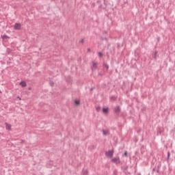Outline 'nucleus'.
Segmentation results:
<instances>
[{
  "label": "nucleus",
  "instance_id": "13",
  "mask_svg": "<svg viewBox=\"0 0 175 175\" xmlns=\"http://www.w3.org/2000/svg\"><path fill=\"white\" fill-rule=\"evenodd\" d=\"M98 57H100V58H102V57H103V53H102V52H98Z\"/></svg>",
  "mask_w": 175,
  "mask_h": 175
},
{
  "label": "nucleus",
  "instance_id": "28",
  "mask_svg": "<svg viewBox=\"0 0 175 175\" xmlns=\"http://www.w3.org/2000/svg\"><path fill=\"white\" fill-rule=\"evenodd\" d=\"M98 76L103 77V74L98 73Z\"/></svg>",
  "mask_w": 175,
  "mask_h": 175
},
{
  "label": "nucleus",
  "instance_id": "21",
  "mask_svg": "<svg viewBox=\"0 0 175 175\" xmlns=\"http://www.w3.org/2000/svg\"><path fill=\"white\" fill-rule=\"evenodd\" d=\"M9 37L6 35L3 36V39H8Z\"/></svg>",
  "mask_w": 175,
  "mask_h": 175
},
{
  "label": "nucleus",
  "instance_id": "2",
  "mask_svg": "<svg viewBox=\"0 0 175 175\" xmlns=\"http://www.w3.org/2000/svg\"><path fill=\"white\" fill-rule=\"evenodd\" d=\"M113 154H114V150H111L105 152L106 157H108L109 158H113Z\"/></svg>",
  "mask_w": 175,
  "mask_h": 175
},
{
  "label": "nucleus",
  "instance_id": "32",
  "mask_svg": "<svg viewBox=\"0 0 175 175\" xmlns=\"http://www.w3.org/2000/svg\"><path fill=\"white\" fill-rule=\"evenodd\" d=\"M29 90H31V88H29Z\"/></svg>",
  "mask_w": 175,
  "mask_h": 175
},
{
  "label": "nucleus",
  "instance_id": "6",
  "mask_svg": "<svg viewBox=\"0 0 175 175\" xmlns=\"http://www.w3.org/2000/svg\"><path fill=\"white\" fill-rule=\"evenodd\" d=\"M14 29L19 30L21 29V24L20 23H15L14 26Z\"/></svg>",
  "mask_w": 175,
  "mask_h": 175
},
{
  "label": "nucleus",
  "instance_id": "16",
  "mask_svg": "<svg viewBox=\"0 0 175 175\" xmlns=\"http://www.w3.org/2000/svg\"><path fill=\"white\" fill-rule=\"evenodd\" d=\"M157 54H158V51L154 52V55L153 56V58H154V59H157Z\"/></svg>",
  "mask_w": 175,
  "mask_h": 175
},
{
  "label": "nucleus",
  "instance_id": "23",
  "mask_svg": "<svg viewBox=\"0 0 175 175\" xmlns=\"http://www.w3.org/2000/svg\"><path fill=\"white\" fill-rule=\"evenodd\" d=\"M163 131L162 130H159V131H158V133H159V135H162V133H163Z\"/></svg>",
  "mask_w": 175,
  "mask_h": 175
},
{
  "label": "nucleus",
  "instance_id": "31",
  "mask_svg": "<svg viewBox=\"0 0 175 175\" xmlns=\"http://www.w3.org/2000/svg\"><path fill=\"white\" fill-rule=\"evenodd\" d=\"M21 143H24V140L23 139L21 140Z\"/></svg>",
  "mask_w": 175,
  "mask_h": 175
},
{
  "label": "nucleus",
  "instance_id": "4",
  "mask_svg": "<svg viewBox=\"0 0 175 175\" xmlns=\"http://www.w3.org/2000/svg\"><path fill=\"white\" fill-rule=\"evenodd\" d=\"M114 112L117 116H120V113H121V107L120 106L115 107Z\"/></svg>",
  "mask_w": 175,
  "mask_h": 175
},
{
  "label": "nucleus",
  "instance_id": "22",
  "mask_svg": "<svg viewBox=\"0 0 175 175\" xmlns=\"http://www.w3.org/2000/svg\"><path fill=\"white\" fill-rule=\"evenodd\" d=\"M96 111H99L100 110V107H97L96 108Z\"/></svg>",
  "mask_w": 175,
  "mask_h": 175
},
{
  "label": "nucleus",
  "instance_id": "14",
  "mask_svg": "<svg viewBox=\"0 0 175 175\" xmlns=\"http://www.w3.org/2000/svg\"><path fill=\"white\" fill-rule=\"evenodd\" d=\"M88 170H85L83 171V175H88Z\"/></svg>",
  "mask_w": 175,
  "mask_h": 175
},
{
  "label": "nucleus",
  "instance_id": "26",
  "mask_svg": "<svg viewBox=\"0 0 175 175\" xmlns=\"http://www.w3.org/2000/svg\"><path fill=\"white\" fill-rule=\"evenodd\" d=\"M91 52V49L88 48V53H90Z\"/></svg>",
  "mask_w": 175,
  "mask_h": 175
},
{
  "label": "nucleus",
  "instance_id": "8",
  "mask_svg": "<svg viewBox=\"0 0 175 175\" xmlns=\"http://www.w3.org/2000/svg\"><path fill=\"white\" fill-rule=\"evenodd\" d=\"M104 114H109V107L103 108Z\"/></svg>",
  "mask_w": 175,
  "mask_h": 175
},
{
  "label": "nucleus",
  "instance_id": "29",
  "mask_svg": "<svg viewBox=\"0 0 175 175\" xmlns=\"http://www.w3.org/2000/svg\"><path fill=\"white\" fill-rule=\"evenodd\" d=\"M51 85H54V83L53 82H51Z\"/></svg>",
  "mask_w": 175,
  "mask_h": 175
},
{
  "label": "nucleus",
  "instance_id": "5",
  "mask_svg": "<svg viewBox=\"0 0 175 175\" xmlns=\"http://www.w3.org/2000/svg\"><path fill=\"white\" fill-rule=\"evenodd\" d=\"M98 68V63L92 62V67L91 68L92 70H96Z\"/></svg>",
  "mask_w": 175,
  "mask_h": 175
},
{
  "label": "nucleus",
  "instance_id": "19",
  "mask_svg": "<svg viewBox=\"0 0 175 175\" xmlns=\"http://www.w3.org/2000/svg\"><path fill=\"white\" fill-rule=\"evenodd\" d=\"M90 147L92 150H95V148H96V146H95V145H92V146H90Z\"/></svg>",
  "mask_w": 175,
  "mask_h": 175
},
{
  "label": "nucleus",
  "instance_id": "9",
  "mask_svg": "<svg viewBox=\"0 0 175 175\" xmlns=\"http://www.w3.org/2000/svg\"><path fill=\"white\" fill-rule=\"evenodd\" d=\"M103 134L104 135V136H107V135H110V133L109 132V131L103 129Z\"/></svg>",
  "mask_w": 175,
  "mask_h": 175
},
{
  "label": "nucleus",
  "instance_id": "30",
  "mask_svg": "<svg viewBox=\"0 0 175 175\" xmlns=\"http://www.w3.org/2000/svg\"><path fill=\"white\" fill-rule=\"evenodd\" d=\"M18 99H19V100H21V98L20 97H18Z\"/></svg>",
  "mask_w": 175,
  "mask_h": 175
},
{
  "label": "nucleus",
  "instance_id": "20",
  "mask_svg": "<svg viewBox=\"0 0 175 175\" xmlns=\"http://www.w3.org/2000/svg\"><path fill=\"white\" fill-rule=\"evenodd\" d=\"M100 40H106V42H107V38H103V37H101L100 38Z\"/></svg>",
  "mask_w": 175,
  "mask_h": 175
},
{
  "label": "nucleus",
  "instance_id": "7",
  "mask_svg": "<svg viewBox=\"0 0 175 175\" xmlns=\"http://www.w3.org/2000/svg\"><path fill=\"white\" fill-rule=\"evenodd\" d=\"M5 129L8 130V131H12V125L8 124V122H5Z\"/></svg>",
  "mask_w": 175,
  "mask_h": 175
},
{
  "label": "nucleus",
  "instance_id": "3",
  "mask_svg": "<svg viewBox=\"0 0 175 175\" xmlns=\"http://www.w3.org/2000/svg\"><path fill=\"white\" fill-rule=\"evenodd\" d=\"M161 166H162V164L161 163V162H159L157 163V165L154 167H156L157 173H158V174H161V171H159V169H161Z\"/></svg>",
  "mask_w": 175,
  "mask_h": 175
},
{
  "label": "nucleus",
  "instance_id": "12",
  "mask_svg": "<svg viewBox=\"0 0 175 175\" xmlns=\"http://www.w3.org/2000/svg\"><path fill=\"white\" fill-rule=\"evenodd\" d=\"M103 66H105V68H106L107 70H109V65L106 63L103 64Z\"/></svg>",
  "mask_w": 175,
  "mask_h": 175
},
{
  "label": "nucleus",
  "instance_id": "18",
  "mask_svg": "<svg viewBox=\"0 0 175 175\" xmlns=\"http://www.w3.org/2000/svg\"><path fill=\"white\" fill-rule=\"evenodd\" d=\"M170 158V152H167V159L169 160Z\"/></svg>",
  "mask_w": 175,
  "mask_h": 175
},
{
  "label": "nucleus",
  "instance_id": "15",
  "mask_svg": "<svg viewBox=\"0 0 175 175\" xmlns=\"http://www.w3.org/2000/svg\"><path fill=\"white\" fill-rule=\"evenodd\" d=\"M123 157H125L126 158H128V152L127 151L124 152Z\"/></svg>",
  "mask_w": 175,
  "mask_h": 175
},
{
  "label": "nucleus",
  "instance_id": "10",
  "mask_svg": "<svg viewBox=\"0 0 175 175\" xmlns=\"http://www.w3.org/2000/svg\"><path fill=\"white\" fill-rule=\"evenodd\" d=\"M75 106H79L80 105V100H75L74 103Z\"/></svg>",
  "mask_w": 175,
  "mask_h": 175
},
{
  "label": "nucleus",
  "instance_id": "17",
  "mask_svg": "<svg viewBox=\"0 0 175 175\" xmlns=\"http://www.w3.org/2000/svg\"><path fill=\"white\" fill-rule=\"evenodd\" d=\"M116 99H117V97H116L115 96H112L111 97V100H116Z\"/></svg>",
  "mask_w": 175,
  "mask_h": 175
},
{
  "label": "nucleus",
  "instance_id": "25",
  "mask_svg": "<svg viewBox=\"0 0 175 175\" xmlns=\"http://www.w3.org/2000/svg\"><path fill=\"white\" fill-rule=\"evenodd\" d=\"M94 90H95V87H92L90 88V91H94Z\"/></svg>",
  "mask_w": 175,
  "mask_h": 175
},
{
  "label": "nucleus",
  "instance_id": "1",
  "mask_svg": "<svg viewBox=\"0 0 175 175\" xmlns=\"http://www.w3.org/2000/svg\"><path fill=\"white\" fill-rule=\"evenodd\" d=\"M111 161L113 162V163H116V165H118V163H121V161L120 160V157H114L111 160Z\"/></svg>",
  "mask_w": 175,
  "mask_h": 175
},
{
  "label": "nucleus",
  "instance_id": "11",
  "mask_svg": "<svg viewBox=\"0 0 175 175\" xmlns=\"http://www.w3.org/2000/svg\"><path fill=\"white\" fill-rule=\"evenodd\" d=\"M20 85H21V87H25L27 85V82L23 81L20 83Z\"/></svg>",
  "mask_w": 175,
  "mask_h": 175
},
{
  "label": "nucleus",
  "instance_id": "24",
  "mask_svg": "<svg viewBox=\"0 0 175 175\" xmlns=\"http://www.w3.org/2000/svg\"><path fill=\"white\" fill-rule=\"evenodd\" d=\"M79 43H84V40L81 39V40H79Z\"/></svg>",
  "mask_w": 175,
  "mask_h": 175
},
{
  "label": "nucleus",
  "instance_id": "27",
  "mask_svg": "<svg viewBox=\"0 0 175 175\" xmlns=\"http://www.w3.org/2000/svg\"><path fill=\"white\" fill-rule=\"evenodd\" d=\"M157 170V168L154 167L153 169H152V173H154V172Z\"/></svg>",
  "mask_w": 175,
  "mask_h": 175
},
{
  "label": "nucleus",
  "instance_id": "33",
  "mask_svg": "<svg viewBox=\"0 0 175 175\" xmlns=\"http://www.w3.org/2000/svg\"><path fill=\"white\" fill-rule=\"evenodd\" d=\"M157 40H159V38L157 39Z\"/></svg>",
  "mask_w": 175,
  "mask_h": 175
}]
</instances>
